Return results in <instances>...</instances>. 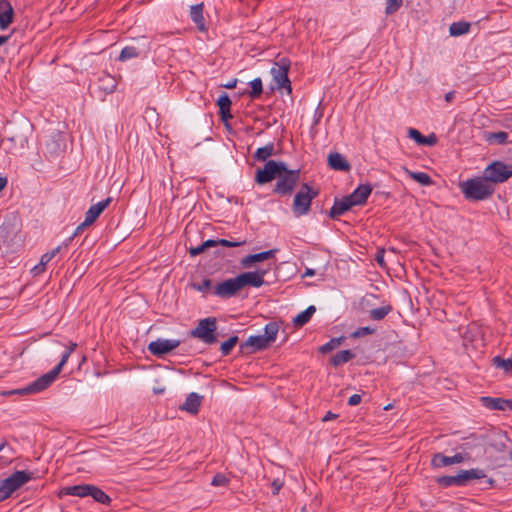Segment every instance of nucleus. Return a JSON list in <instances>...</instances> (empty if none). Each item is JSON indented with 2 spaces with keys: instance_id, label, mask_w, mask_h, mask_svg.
Segmentation results:
<instances>
[{
  "instance_id": "nucleus-7",
  "label": "nucleus",
  "mask_w": 512,
  "mask_h": 512,
  "mask_svg": "<svg viewBox=\"0 0 512 512\" xmlns=\"http://www.w3.org/2000/svg\"><path fill=\"white\" fill-rule=\"evenodd\" d=\"M484 179L492 184L504 183L512 177V165L494 161L484 170Z\"/></svg>"
},
{
  "instance_id": "nucleus-26",
  "label": "nucleus",
  "mask_w": 512,
  "mask_h": 512,
  "mask_svg": "<svg viewBox=\"0 0 512 512\" xmlns=\"http://www.w3.org/2000/svg\"><path fill=\"white\" fill-rule=\"evenodd\" d=\"M276 148L275 144L273 142H270L266 144L263 147H260L256 150V152L253 154V159L258 162H267L269 161L268 158L276 155Z\"/></svg>"
},
{
  "instance_id": "nucleus-23",
  "label": "nucleus",
  "mask_w": 512,
  "mask_h": 512,
  "mask_svg": "<svg viewBox=\"0 0 512 512\" xmlns=\"http://www.w3.org/2000/svg\"><path fill=\"white\" fill-rule=\"evenodd\" d=\"M328 165L331 169L336 171H348L350 169L349 162L345 159V157L338 153L333 152L328 156Z\"/></svg>"
},
{
  "instance_id": "nucleus-39",
  "label": "nucleus",
  "mask_w": 512,
  "mask_h": 512,
  "mask_svg": "<svg viewBox=\"0 0 512 512\" xmlns=\"http://www.w3.org/2000/svg\"><path fill=\"white\" fill-rule=\"evenodd\" d=\"M215 246H216L215 240L209 239V240L203 242L202 244L198 245L197 247L190 248L189 253L191 256H197V255L203 253L206 249H208L210 247H215Z\"/></svg>"
},
{
  "instance_id": "nucleus-10",
  "label": "nucleus",
  "mask_w": 512,
  "mask_h": 512,
  "mask_svg": "<svg viewBox=\"0 0 512 512\" xmlns=\"http://www.w3.org/2000/svg\"><path fill=\"white\" fill-rule=\"evenodd\" d=\"M266 272V270H257L244 272L238 275L236 278L240 289H243L246 286H252L255 288L261 287L264 284V276L266 275Z\"/></svg>"
},
{
  "instance_id": "nucleus-55",
  "label": "nucleus",
  "mask_w": 512,
  "mask_h": 512,
  "mask_svg": "<svg viewBox=\"0 0 512 512\" xmlns=\"http://www.w3.org/2000/svg\"><path fill=\"white\" fill-rule=\"evenodd\" d=\"M375 260L381 267H385L384 249L378 250L375 256Z\"/></svg>"
},
{
  "instance_id": "nucleus-18",
  "label": "nucleus",
  "mask_w": 512,
  "mask_h": 512,
  "mask_svg": "<svg viewBox=\"0 0 512 512\" xmlns=\"http://www.w3.org/2000/svg\"><path fill=\"white\" fill-rule=\"evenodd\" d=\"M14 10L8 0H0V29L5 30L13 22Z\"/></svg>"
},
{
  "instance_id": "nucleus-31",
  "label": "nucleus",
  "mask_w": 512,
  "mask_h": 512,
  "mask_svg": "<svg viewBox=\"0 0 512 512\" xmlns=\"http://www.w3.org/2000/svg\"><path fill=\"white\" fill-rule=\"evenodd\" d=\"M355 357V354L352 353L350 350H342L338 353H336L332 358H331V364L334 366V367H338V366H341L347 362H349L350 360H352L353 358Z\"/></svg>"
},
{
  "instance_id": "nucleus-1",
  "label": "nucleus",
  "mask_w": 512,
  "mask_h": 512,
  "mask_svg": "<svg viewBox=\"0 0 512 512\" xmlns=\"http://www.w3.org/2000/svg\"><path fill=\"white\" fill-rule=\"evenodd\" d=\"M460 189L467 200L481 201L494 193V187L483 178L468 179L460 184Z\"/></svg>"
},
{
  "instance_id": "nucleus-32",
  "label": "nucleus",
  "mask_w": 512,
  "mask_h": 512,
  "mask_svg": "<svg viewBox=\"0 0 512 512\" xmlns=\"http://www.w3.org/2000/svg\"><path fill=\"white\" fill-rule=\"evenodd\" d=\"M279 331V325L277 322H269L265 325L264 335H262L266 342L270 345L273 341H275L276 336Z\"/></svg>"
},
{
  "instance_id": "nucleus-47",
  "label": "nucleus",
  "mask_w": 512,
  "mask_h": 512,
  "mask_svg": "<svg viewBox=\"0 0 512 512\" xmlns=\"http://www.w3.org/2000/svg\"><path fill=\"white\" fill-rule=\"evenodd\" d=\"M375 332V329L374 328H371V327H360L358 329H356L352 334H351V337L352 338H360V337H364L366 335H370V334H373Z\"/></svg>"
},
{
  "instance_id": "nucleus-36",
  "label": "nucleus",
  "mask_w": 512,
  "mask_h": 512,
  "mask_svg": "<svg viewBox=\"0 0 512 512\" xmlns=\"http://www.w3.org/2000/svg\"><path fill=\"white\" fill-rule=\"evenodd\" d=\"M345 340V337L344 336H340V337H336V338H332L331 340H329L326 344L322 345L320 348H319V352L322 353V354H326V353H329L331 352L332 350L336 349L337 347H339L342 342Z\"/></svg>"
},
{
  "instance_id": "nucleus-43",
  "label": "nucleus",
  "mask_w": 512,
  "mask_h": 512,
  "mask_svg": "<svg viewBox=\"0 0 512 512\" xmlns=\"http://www.w3.org/2000/svg\"><path fill=\"white\" fill-rule=\"evenodd\" d=\"M506 441H507V436H506L505 432L499 431L495 434L494 446L497 448V450H499V451L505 450L507 448Z\"/></svg>"
},
{
  "instance_id": "nucleus-12",
  "label": "nucleus",
  "mask_w": 512,
  "mask_h": 512,
  "mask_svg": "<svg viewBox=\"0 0 512 512\" xmlns=\"http://www.w3.org/2000/svg\"><path fill=\"white\" fill-rule=\"evenodd\" d=\"M237 278H229L218 283L214 287V294L220 298L226 299L235 296L240 291Z\"/></svg>"
},
{
  "instance_id": "nucleus-22",
  "label": "nucleus",
  "mask_w": 512,
  "mask_h": 512,
  "mask_svg": "<svg viewBox=\"0 0 512 512\" xmlns=\"http://www.w3.org/2000/svg\"><path fill=\"white\" fill-rule=\"evenodd\" d=\"M112 198L108 197L94 205H92L87 212L85 213V219L87 223L93 224L97 218L102 214V212L108 207Z\"/></svg>"
},
{
  "instance_id": "nucleus-49",
  "label": "nucleus",
  "mask_w": 512,
  "mask_h": 512,
  "mask_svg": "<svg viewBox=\"0 0 512 512\" xmlns=\"http://www.w3.org/2000/svg\"><path fill=\"white\" fill-rule=\"evenodd\" d=\"M228 483L229 479L222 473H217L211 482L213 486H226Z\"/></svg>"
},
{
  "instance_id": "nucleus-37",
  "label": "nucleus",
  "mask_w": 512,
  "mask_h": 512,
  "mask_svg": "<svg viewBox=\"0 0 512 512\" xmlns=\"http://www.w3.org/2000/svg\"><path fill=\"white\" fill-rule=\"evenodd\" d=\"M495 367L503 369L506 373L512 374V357L504 359L500 356H496L492 359Z\"/></svg>"
},
{
  "instance_id": "nucleus-42",
  "label": "nucleus",
  "mask_w": 512,
  "mask_h": 512,
  "mask_svg": "<svg viewBox=\"0 0 512 512\" xmlns=\"http://www.w3.org/2000/svg\"><path fill=\"white\" fill-rule=\"evenodd\" d=\"M217 105L219 107V112L229 111L231 109L232 102L229 96L226 93H223L219 96L217 100Z\"/></svg>"
},
{
  "instance_id": "nucleus-45",
  "label": "nucleus",
  "mask_w": 512,
  "mask_h": 512,
  "mask_svg": "<svg viewBox=\"0 0 512 512\" xmlns=\"http://www.w3.org/2000/svg\"><path fill=\"white\" fill-rule=\"evenodd\" d=\"M75 347H76V344L72 343L68 348H66V350L64 351V353L61 356L60 362L54 367V368H59V373L61 372L63 366L68 361V359H69L71 353L73 352V350L75 349Z\"/></svg>"
},
{
  "instance_id": "nucleus-46",
  "label": "nucleus",
  "mask_w": 512,
  "mask_h": 512,
  "mask_svg": "<svg viewBox=\"0 0 512 512\" xmlns=\"http://www.w3.org/2000/svg\"><path fill=\"white\" fill-rule=\"evenodd\" d=\"M508 134L506 132L500 131L496 133H490L487 137V140L492 142L495 141L498 144H505L507 143Z\"/></svg>"
},
{
  "instance_id": "nucleus-50",
  "label": "nucleus",
  "mask_w": 512,
  "mask_h": 512,
  "mask_svg": "<svg viewBox=\"0 0 512 512\" xmlns=\"http://www.w3.org/2000/svg\"><path fill=\"white\" fill-rule=\"evenodd\" d=\"M216 242V246L218 245H222V246H225V247H238V246H241L243 242H237V241H229V240H226V239H218V240H215Z\"/></svg>"
},
{
  "instance_id": "nucleus-14",
  "label": "nucleus",
  "mask_w": 512,
  "mask_h": 512,
  "mask_svg": "<svg viewBox=\"0 0 512 512\" xmlns=\"http://www.w3.org/2000/svg\"><path fill=\"white\" fill-rule=\"evenodd\" d=\"M467 459L463 453H456L454 456H446L442 453H436L431 459V465L434 468H442L453 464L462 463Z\"/></svg>"
},
{
  "instance_id": "nucleus-19",
  "label": "nucleus",
  "mask_w": 512,
  "mask_h": 512,
  "mask_svg": "<svg viewBox=\"0 0 512 512\" xmlns=\"http://www.w3.org/2000/svg\"><path fill=\"white\" fill-rule=\"evenodd\" d=\"M352 201L348 198V196L343 197L342 199H335L333 206L329 211V217L331 219H337L339 216L343 215L345 212L350 210L353 207Z\"/></svg>"
},
{
  "instance_id": "nucleus-61",
  "label": "nucleus",
  "mask_w": 512,
  "mask_h": 512,
  "mask_svg": "<svg viewBox=\"0 0 512 512\" xmlns=\"http://www.w3.org/2000/svg\"><path fill=\"white\" fill-rule=\"evenodd\" d=\"M219 114H220V117H221V119L223 121H228L229 119L232 118V114H231L230 110L229 111H224V113L223 112H219Z\"/></svg>"
},
{
  "instance_id": "nucleus-58",
  "label": "nucleus",
  "mask_w": 512,
  "mask_h": 512,
  "mask_svg": "<svg viewBox=\"0 0 512 512\" xmlns=\"http://www.w3.org/2000/svg\"><path fill=\"white\" fill-rule=\"evenodd\" d=\"M282 485H283V484H282V482H280L279 480H274V481L272 482V493H273L274 495L278 494V493H279V491H280V490H281V488H282Z\"/></svg>"
},
{
  "instance_id": "nucleus-25",
  "label": "nucleus",
  "mask_w": 512,
  "mask_h": 512,
  "mask_svg": "<svg viewBox=\"0 0 512 512\" xmlns=\"http://www.w3.org/2000/svg\"><path fill=\"white\" fill-rule=\"evenodd\" d=\"M190 17L200 31H202V32L206 31L202 3L195 4L190 7Z\"/></svg>"
},
{
  "instance_id": "nucleus-15",
  "label": "nucleus",
  "mask_w": 512,
  "mask_h": 512,
  "mask_svg": "<svg viewBox=\"0 0 512 512\" xmlns=\"http://www.w3.org/2000/svg\"><path fill=\"white\" fill-rule=\"evenodd\" d=\"M481 404L489 410H512V399H504L500 397L482 396Z\"/></svg>"
},
{
  "instance_id": "nucleus-2",
  "label": "nucleus",
  "mask_w": 512,
  "mask_h": 512,
  "mask_svg": "<svg viewBox=\"0 0 512 512\" xmlns=\"http://www.w3.org/2000/svg\"><path fill=\"white\" fill-rule=\"evenodd\" d=\"M319 195V190L314 189L307 183H303L294 196L292 211L296 217L307 215L310 211L311 203Z\"/></svg>"
},
{
  "instance_id": "nucleus-60",
  "label": "nucleus",
  "mask_w": 512,
  "mask_h": 512,
  "mask_svg": "<svg viewBox=\"0 0 512 512\" xmlns=\"http://www.w3.org/2000/svg\"><path fill=\"white\" fill-rule=\"evenodd\" d=\"M128 59V46L122 48L119 56V60L126 61Z\"/></svg>"
},
{
  "instance_id": "nucleus-13",
  "label": "nucleus",
  "mask_w": 512,
  "mask_h": 512,
  "mask_svg": "<svg viewBox=\"0 0 512 512\" xmlns=\"http://www.w3.org/2000/svg\"><path fill=\"white\" fill-rule=\"evenodd\" d=\"M269 347V344L266 342L265 338L262 335H253L248 337V339L242 342L239 346L240 352L242 354H252L257 351L265 350Z\"/></svg>"
},
{
  "instance_id": "nucleus-16",
  "label": "nucleus",
  "mask_w": 512,
  "mask_h": 512,
  "mask_svg": "<svg viewBox=\"0 0 512 512\" xmlns=\"http://www.w3.org/2000/svg\"><path fill=\"white\" fill-rule=\"evenodd\" d=\"M150 49V42L147 37H134L130 42V58L142 57L147 54Z\"/></svg>"
},
{
  "instance_id": "nucleus-8",
  "label": "nucleus",
  "mask_w": 512,
  "mask_h": 512,
  "mask_svg": "<svg viewBox=\"0 0 512 512\" xmlns=\"http://www.w3.org/2000/svg\"><path fill=\"white\" fill-rule=\"evenodd\" d=\"M290 68V60L281 58L275 62L271 68V75L277 89H286L290 94L292 92L291 82L288 78Z\"/></svg>"
},
{
  "instance_id": "nucleus-52",
  "label": "nucleus",
  "mask_w": 512,
  "mask_h": 512,
  "mask_svg": "<svg viewBox=\"0 0 512 512\" xmlns=\"http://www.w3.org/2000/svg\"><path fill=\"white\" fill-rule=\"evenodd\" d=\"M457 479H458V486H465L468 484L469 480H468V475L466 473L465 470H461L458 474H457Z\"/></svg>"
},
{
  "instance_id": "nucleus-56",
  "label": "nucleus",
  "mask_w": 512,
  "mask_h": 512,
  "mask_svg": "<svg viewBox=\"0 0 512 512\" xmlns=\"http://www.w3.org/2000/svg\"><path fill=\"white\" fill-rule=\"evenodd\" d=\"M17 141L19 143V145L22 147L24 142L26 141V138L25 137H9V138H5L3 140V143H7V142H15Z\"/></svg>"
},
{
  "instance_id": "nucleus-17",
  "label": "nucleus",
  "mask_w": 512,
  "mask_h": 512,
  "mask_svg": "<svg viewBox=\"0 0 512 512\" xmlns=\"http://www.w3.org/2000/svg\"><path fill=\"white\" fill-rule=\"evenodd\" d=\"M276 252H277L276 249H271V250L263 251V252L256 253V254H250V255L243 257L240 260V264L244 268H250L255 263L262 262V261H265V260H268V259L274 257Z\"/></svg>"
},
{
  "instance_id": "nucleus-27",
  "label": "nucleus",
  "mask_w": 512,
  "mask_h": 512,
  "mask_svg": "<svg viewBox=\"0 0 512 512\" xmlns=\"http://www.w3.org/2000/svg\"><path fill=\"white\" fill-rule=\"evenodd\" d=\"M97 88L106 94L112 93L117 85L116 79L108 74H104L98 79Z\"/></svg>"
},
{
  "instance_id": "nucleus-40",
  "label": "nucleus",
  "mask_w": 512,
  "mask_h": 512,
  "mask_svg": "<svg viewBox=\"0 0 512 512\" xmlns=\"http://www.w3.org/2000/svg\"><path fill=\"white\" fill-rule=\"evenodd\" d=\"M252 90L250 91L249 95L251 98H257L261 95L263 91V85L261 78H255L250 82Z\"/></svg>"
},
{
  "instance_id": "nucleus-9",
  "label": "nucleus",
  "mask_w": 512,
  "mask_h": 512,
  "mask_svg": "<svg viewBox=\"0 0 512 512\" xmlns=\"http://www.w3.org/2000/svg\"><path fill=\"white\" fill-rule=\"evenodd\" d=\"M286 170V163L282 161L269 160L262 169H258L255 175V181L260 184H266L278 177L279 173Z\"/></svg>"
},
{
  "instance_id": "nucleus-62",
  "label": "nucleus",
  "mask_w": 512,
  "mask_h": 512,
  "mask_svg": "<svg viewBox=\"0 0 512 512\" xmlns=\"http://www.w3.org/2000/svg\"><path fill=\"white\" fill-rule=\"evenodd\" d=\"M236 84H237V79L234 78V79L230 80L228 83L224 84L223 87H225L227 89H233L236 87Z\"/></svg>"
},
{
  "instance_id": "nucleus-4",
  "label": "nucleus",
  "mask_w": 512,
  "mask_h": 512,
  "mask_svg": "<svg viewBox=\"0 0 512 512\" xmlns=\"http://www.w3.org/2000/svg\"><path fill=\"white\" fill-rule=\"evenodd\" d=\"M300 179V169L290 170L286 167L285 171L279 173L273 193L280 196L292 194Z\"/></svg>"
},
{
  "instance_id": "nucleus-57",
  "label": "nucleus",
  "mask_w": 512,
  "mask_h": 512,
  "mask_svg": "<svg viewBox=\"0 0 512 512\" xmlns=\"http://www.w3.org/2000/svg\"><path fill=\"white\" fill-rule=\"evenodd\" d=\"M361 402V395L359 394H353L349 399H348V404L350 406H356L358 404H360Z\"/></svg>"
},
{
  "instance_id": "nucleus-38",
  "label": "nucleus",
  "mask_w": 512,
  "mask_h": 512,
  "mask_svg": "<svg viewBox=\"0 0 512 512\" xmlns=\"http://www.w3.org/2000/svg\"><path fill=\"white\" fill-rule=\"evenodd\" d=\"M238 341H239V338L236 335L231 336L228 340L224 341L220 347V351H221L222 355L227 356L228 354H230L231 350L238 343Z\"/></svg>"
},
{
  "instance_id": "nucleus-33",
  "label": "nucleus",
  "mask_w": 512,
  "mask_h": 512,
  "mask_svg": "<svg viewBox=\"0 0 512 512\" xmlns=\"http://www.w3.org/2000/svg\"><path fill=\"white\" fill-rule=\"evenodd\" d=\"M409 177L423 186H429L433 183L431 177L425 172H413L405 168Z\"/></svg>"
},
{
  "instance_id": "nucleus-53",
  "label": "nucleus",
  "mask_w": 512,
  "mask_h": 512,
  "mask_svg": "<svg viewBox=\"0 0 512 512\" xmlns=\"http://www.w3.org/2000/svg\"><path fill=\"white\" fill-rule=\"evenodd\" d=\"M46 267L40 262L31 269L33 276H39L45 271Z\"/></svg>"
},
{
  "instance_id": "nucleus-29",
  "label": "nucleus",
  "mask_w": 512,
  "mask_h": 512,
  "mask_svg": "<svg viewBox=\"0 0 512 512\" xmlns=\"http://www.w3.org/2000/svg\"><path fill=\"white\" fill-rule=\"evenodd\" d=\"M316 311V308L315 306L313 305H310L309 307H307L304 311H302L301 313H299L294 319H293V324L296 326V327H302L304 326L306 323H308L311 319V317L313 316V314L315 313Z\"/></svg>"
},
{
  "instance_id": "nucleus-20",
  "label": "nucleus",
  "mask_w": 512,
  "mask_h": 512,
  "mask_svg": "<svg viewBox=\"0 0 512 512\" xmlns=\"http://www.w3.org/2000/svg\"><path fill=\"white\" fill-rule=\"evenodd\" d=\"M371 192V185H360L350 195H348V198L352 201L354 206L363 205L366 203Z\"/></svg>"
},
{
  "instance_id": "nucleus-21",
  "label": "nucleus",
  "mask_w": 512,
  "mask_h": 512,
  "mask_svg": "<svg viewBox=\"0 0 512 512\" xmlns=\"http://www.w3.org/2000/svg\"><path fill=\"white\" fill-rule=\"evenodd\" d=\"M202 398L203 397L199 394L192 392L186 397V400L179 408L180 410L186 411L192 415H196L199 412Z\"/></svg>"
},
{
  "instance_id": "nucleus-28",
  "label": "nucleus",
  "mask_w": 512,
  "mask_h": 512,
  "mask_svg": "<svg viewBox=\"0 0 512 512\" xmlns=\"http://www.w3.org/2000/svg\"><path fill=\"white\" fill-rule=\"evenodd\" d=\"M90 489H92L91 484H83L65 487L63 491L66 495L84 498L89 496Z\"/></svg>"
},
{
  "instance_id": "nucleus-63",
  "label": "nucleus",
  "mask_w": 512,
  "mask_h": 512,
  "mask_svg": "<svg viewBox=\"0 0 512 512\" xmlns=\"http://www.w3.org/2000/svg\"><path fill=\"white\" fill-rule=\"evenodd\" d=\"M62 248V245H59L56 248L49 251L48 253L51 255V258L53 259L61 251Z\"/></svg>"
},
{
  "instance_id": "nucleus-59",
  "label": "nucleus",
  "mask_w": 512,
  "mask_h": 512,
  "mask_svg": "<svg viewBox=\"0 0 512 512\" xmlns=\"http://www.w3.org/2000/svg\"><path fill=\"white\" fill-rule=\"evenodd\" d=\"M52 260L51 255L47 252L43 254L40 258V263L43 264L45 267L46 265Z\"/></svg>"
},
{
  "instance_id": "nucleus-51",
  "label": "nucleus",
  "mask_w": 512,
  "mask_h": 512,
  "mask_svg": "<svg viewBox=\"0 0 512 512\" xmlns=\"http://www.w3.org/2000/svg\"><path fill=\"white\" fill-rule=\"evenodd\" d=\"M212 281L210 279H204L200 284H194V288L198 291L204 292L211 288Z\"/></svg>"
},
{
  "instance_id": "nucleus-54",
  "label": "nucleus",
  "mask_w": 512,
  "mask_h": 512,
  "mask_svg": "<svg viewBox=\"0 0 512 512\" xmlns=\"http://www.w3.org/2000/svg\"><path fill=\"white\" fill-rule=\"evenodd\" d=\"M90 225L91 223H87V220L84 219V221L76 227L75 231L73 232V236H78L80 233L84 231L85 228H87Z\"/></svg>"
},
{
  "instance_id": "nucleus-34",
  "label": "nucleus",
  "mask_w": 512,
  "mask_h": 512,
  "mask_svg": "<svg viewBox=\"0 0 512 512\" xmlns=\"http://www.w3.org/2000/svg\"><path fill=\"white\" fill-rule=\"evenodd\" d=\"M391 311L392 307L390 305L381 306L370 310L369 317L372 320L380 321L384 319Z\"/></svg>"
},
{
  "instance_id": "nucleus-3",
  "label": "nucleus",
  "mask_w": 512,
  "mask_h": 512,
  "mask_svg": "<svg viewBox=\"0 0 512 512\" xmlns=\"http://www.w3.org/2000/svg\"><path fill=\"white\" fill-rule=\"evenodd\" d=\"M32 478L31 473L16 471L9 477L0 480V502L9 498L16 490L26 484Z\"/></svg>"
},
{
  "instance_id": "nucleus-5",
  "label": "nucleus",
  "mask_w": 512,
  "mask_h": 512,
  "mask_svg": "<svg viewBox=\"0 0 512 512\" xmlns=\"http://www.w3.org/2000/svg\"><path fill=\"white\" fill-rule=\"evenodd\" d=\"M216 330V318L208 317L201 319L198 325L190 332V335L200 339L205 344L211 345L217 342Z\"/></svg>"
},
{
  "instance_id": "nucleus-11",
  "label": "nucleus",
  "mask_w": 512,
  "mask_h": 512,
  "mask_svg": "<svg viewBox=\"0 0 512 512\" xmlns=\"http://www.w3.org/2000/svg\"><path fill=\"white\" fill-rule=\"evenodd\" d=\"M180 343V340L175 339H157L148 345V350L153 355L161 357L177 348Z\"/></svg>"
},
{
  "instance_id": "nucleus-6",
  "label": "nucleus",
  "mask_w": 512,
  "mask_h": 512,
  "mask_svg": "<svg viewBox=\"0 0 512 512\" xmlns=\"http://www.w3.org/2000/svg\"><path fill=\"white\" fill-rule=\"evenodd\" d=\"M59 368H53L46 374H43L39 378H37L35 381L27 385L25 388L12 390L4 393L5 395H12V394H34L41 392L45 389H47L58 377L59 375Z\"/></svg>"
},
{
  "instance_id": "nucleus-44",
  "label": "nucleus",
  "mask_w": 512,
  "mask_h": 512,
  "mask_svg": "<svg viewBox=\"0 0 512 512\" xmlns=\"http://www.w3.org/2000/svg\"><path fill=\"white\" fill-rule=\"evenodd\" d=\"M437 483L442 487L458 486L457 475L439 477Z\"/></svg>"
},
{
  "instance_id": "nucleus-30",
  "label": "nucleus",
  "mask_w": 512,
  "mask_h": 512,
  "mask_svg": "<svg viewBox=\"0 0 512 512\" xmlns=\"http://www.w3.org/2000/svg\"><path fill=\"white\" fill-rule=\"evenodd\" d=\"M470 27V23L466 21L453 22L449 26V34L453 37L462 36L469 32Z\"/></svg>"
},
{
  "instance_id": "nucleus-64",
  "label": "nucleus",
  "mask_w": 512,
  "mask_h": 512,
  "mask_svg": "<svg viewBox=\"0 0 512 512\" xmlns=\"http://www.w3.org/2000/svg\"><path fill=\"white\" fill-rule=\"evenodd\" d=\"M337 417L336 414L332 413V412H327L326 415L323 417V421L326 422V421H329V420H332V419H335Z\"/></svg>"
},
{
  "instance_id": "nucleus-24",
  "label": "nucleus",
  "mask_w": 512,
  "mask_h": 512,
  "mask_svg": "<svg viewBox=\"0 0 512 512\" xmlns=\"http://www.w3.org/2000/svg\"><path fill=\"white\" fill-rule=\"evenodd\" d=\"M408 136L419 145L433 146L437 143V137L434 133H431L428 136H424L414 128H410L408 130Z\"/></svg>"
},
{
  "instance_id": "nucleus-48",
  "label": "nucleus",
  "mask_w": 512,
  "mask_h": 512,
  "mask_svg": "<svg viewBox=\"0 0 512 512\" xmlns=\"http://www.w3.org/2000/svg\"><path fill=\"white\" fill-rule=\"evenodd\" d=\"M468 475L469 482L474 479H481L486 477L485 472L482 469L473 468L470 470H465Z\"/></svg>"
},
{
  "instance_id": "nucleus-35",
  "label": "nucleus",
  "mask_w": 512,
  "mask_h": 512,
  "mask_svg": "<svg viewBox=\"0 0 512 512\" xmlns=\"http://www.w3.org/2000/svg\"><path fill=\"white\" fill-rule=\"evenodd\" d=\"M89 496H91L95 501L101 504H107L110 502V497L100 488L91 484Z\"/></svg>"
},
{
  "instance_id": "nucleus-41",
  "label": "nucleus",
  "mask_w": 512,
  "mask_h": 512,
  "mask_svg": "<svg viewBox=\"0 0 512 512\" xmlns=\"http://www.w3.org/2000/svg\"><path fill=\"white\" fill-rule=\"evenodd\" d=\"M403 4V0H386L385 14L393 15Z\"/></svg>"
}]
</instances>
